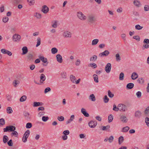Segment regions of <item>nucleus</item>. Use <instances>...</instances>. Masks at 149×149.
Masks as SVG:
<instances>
[{"label": "nucleus", "instance_id": "f257e3e1", "mask_svg": "<svg viewBox=\"0 0 149 149\" xmlns=\"http://www.w3.org/2000/svg\"><path fill=\"white\" fill-rule=\"evenodd\" d=\"M16 130V127L15 126L13 125H9L7 126L5 128L3 129V132H11L14 131Z\"/></svg>", "mask_w": 149, "mask_h": 149}, {"label": "nucleus", "instance_id": "f03ea898", "mask_svg": "<svg viewBox=\"0 0 149 149\" xmlns=\"http://www.w3.org/2000/svg\"><path fill=\"white\" fill-rule=\"evenodd\" d=\"M88 21L91 24L94 23L96 21L95 16L92 15H89L87 17Z\"/></svg>", "mask_w": 149, "mask_h": 149}, {"label": "nucleus", "instance_id": "7ed1b4c3", "mask_svg": "<svg viewBox=\"0 0 149 149\" xmlns=\"http://www.w3.org/2000/svg\"><path fill=\"white\" fill-rule=\"evenodd\" d=\"M118 107L119 110L121 111H125L127 109L126 106L123 104H119Z\"/></svg>", "mask_w": 149, "mask_h": 149}, {"label": "nucleus", "instance_id": "20e7f679", "mask_svg": "<svg viewBox=\"0 0 149 149\" xmlns=\"http://www.w3.org/2000/svg\"><path fill=\"white\" fill-rule=\"evenodd\" d=\"M21 36L18 34H14L13 36V40L15 42H18L21 39Z\"/></svg>", "mask_w": 149, "mask_h": 149}, {"label": "nucleus", "instance_id": "39448f33", "mask_svg": "<svg viewBox=\"0 0 149 149\" xmlns=\"http://www.w3.org/2000/svg\"><path fill=\"white\" fill-rule=\"evenodd\" d=\"M77 16L79 19L82 20H85L86 19V16L84 15L81 12H77Z\"/></svg>", "mask_w": 149, "mask_h": 149}, {"label": "nucleus", "instance_id": "423d86ee", "mask_svg": "<svg viewBox=\"0 0 149 149\" xmlns=\"http://www.w3.org/2000/svg\"><path fill=\"white\" fill-rule=\"evenodd\" d=\"M97 124V122L96 121H91L88 123L89 126L91 128H95Z\"/></svg>", "mask_w": 149, "mask_h": 149}, {"label": "nucleus", "instance_id": "0eeeda50", "mask_svg": "<svg viewBox=\"0 0 149 149\" xmlns=\"http://www.w3.org/2000/svg\"><path fill=\"white\" fill-rule=\"evenodd\" d=\"M109 52L107 50H105L104 52L99 54V56L101 57H103L104 56H107L109 54Z\"/></svg>", "mask_w": 149, "mask_h": 149}, {"label": "nucleus", "instance_id": "6e6552de", "mask_svg": "<svg viewBox=\"0 0 149 149\" xmlns=\"http://www.w3.org/2000/svg\"><path fill=\"white\" fill-rule=\"evenodd\" d=\"M38 57L42 61V62L45 63H47L46 64H43V65L46 66L48 63V62H47V59L46 58H45L43 56H41L40 55Z\"/></svg>", "mask_w": 149, "mask_h": 149}, {"label": "nucleus", "instance_id": "1a4fd4ad", "mask_svg": "<svg viewBox=\"0 0 149 149\" xmlns=\"http://www.w3.org/2000/svg\"><path fill=\"white\" fill-rule=\"evenodd\" d=\"M111 64L110 63H108L106 65L105 68V70L106 72L107 73H109L111 70Z\"/></svg>", "mask_w": 149, "mask_h": 149}, {"label": "nucleus", "instance_id": "9d476101", "mask_svg": "<svg viewBox=\"0 0 149 149\" xmlns=\"http://www.w3.org/2000/svg\"><path fill=\"white\" fill-rule=\"evenodd\" d=\"M1 52L3 54H7L9 56H11L12 55V53L10 52L5 49H1Z\"/></svg>", "mask_w": 149, "mask_h": 149}, {"label": "nucleus", "instance_id": "9b49d317", "mask_svg": "<svg viewBox=\"0 0 149 149\" xmlns=\"http://www.w3.org/2000/svg\"><path fill=\"white\" fill-rule=\"evenodd\" d=\"M49 8L47 6L44 5L42 6L41 11L45 14L47 13L49 11Z\"/></svg>", "mask_w": 149, "mask_h": 149}, {"label": "nucleus", "instance_id": "f8f14e48", "mask_svg": "<svg viewBox=\"0 0 149 149\" xmlns=\"http://www.w3.org/2000/svg\"><path fill=\"white\" fill-rule=\"evenodd\" d=\"M63 35L64 37L70 38L71 37V33L69 31H66L63 33Z\"/></svg>", "mask_w": 149, "mask_h": 149}, {"label": "nucleus", "instance_id": "ddd939ff", "mask_svg": "<svg viewBox=\"0 0 149 149\" xmlns=\"http://www.w3.org/2000/svg\"><path fill=\"white\" fill-rule=\"evenodd\" d=\"M120 121L123 123H127L128 120L127 118L124 115L120 116Z\"/></svg>", "mask_w": 149, "mask_h": 149}, {"label": "nucleus", "instance_id": "4468645a", "mask_svg": "<svg viewBox=\"0 0 149 149\" xmlns=\"http://www.w3.org/2000/svg\"><path fill=\"white\" fill-rule=\"evenodd\" d=\"M27 57L28 60L32 61L34 59L33 55L31 54H28L27 55Z\"/></svg>", "mask_w": 149, "mask_h": 149}, {"label": "nucleus", "instance_id": "2eb2a0df", "mask_svg": "<svg viewBox=\"0 0 149 149\" xmlns=\"http://www.w3.org/2000/svg\"><path fill=\"white\" fill-rule=\"evenodd\" d=\"M57 60L59 63H61L63 62V59L62 56L60 54H58L56 56Z\"/></svg>", "mask_w": 149, "mask_h": 149}, {"label": "nucleus", "instance_id": "dca6fc26", "mask_svg": "<svg viewBox=\"0 0 149 149\" xmlns=\"http://www.w3.org/2000/svg\"><path fill=\"white\" fill-rule=\"evenodd\" d=\"M134 5L137 7H139L141 6V4L140 2L137 0H134L133 1Z\"/></svg>", "mask_w": 149, "mask_h": 149}, {"label": "nucleus", "instance_id": "f3484780", "mask_svg": "<svg viewBox=\"0 0 149 149\" xmlns=\"http://www.w3.org/2000/svg\"><path fill=\"white\" fill-rule=\"evenodd\" d=\"M40 82L42 83L45 81L46 79L45 76L43 74H42L40 76Z\"/></svg>", "mask_w": 149, "mask_h": 149}, {"label": "nucleus", "instance_id": "a211bd4d", "mask_svg": "<svg viewBox=\"0 0 149 149\" xmlns=\"http://www.w3.org/2000/svg\"><path fill=\"white\" fill-rule=\"evenodd\" d=\"M142 113L140 111H136L135 113V116L137 118H139L141 116Z\"/></svg>", "mask_w": 149, "mask_h": 149}, {"label": "nucleus", "instance_id": "6ab92c4d", "mask_svg": "<svg viewBox=\"0 0 149 149\" xmlns=\"http://www.w3.org/2000/svg\"><path fill=\"white\" fill-rule=\"evenodd\" d=\"M81 112L86 117H88L89 116L88 113L86 111L85 109L83 108L81 109Z\"/></svg>", "mask_w": 149, "mask_h": 149}, {"label": "nucleus", "instance_id": "aec40b11", "mask_svg": "<svg viewBox=\"0 0 149 149\" xmlns=\"http://www.w3.org/2000/svg\"><path fill=\"white\" fill-rule=\"evenodd\" d=\"M138 77V75L136 72H133L132 75L131 77L133 80H135L137 79Z\"/></svg>", "mask_w": 149, "mask_h": 149}, {"label": "nucleus", "instance_id": "412c9836", "mask_svg": "<svg viewBox=\"0 0 149 149\" xmlns=\"http://www.w3.org/2000/svg\"><path fill=\"white\" fill-rule=\"evenodd\" d=\"M22 55H24L26 54L28 52V48L26 46L22 48Z\"/></svg>", "mask_w": 149, "mask_h": 149}, {"label": "nucleus", "instance_id": "4be33fe9", "mask_svg": "<svg viewBox=\"0 0 149 149\" xmlns=\"http://www.w3.org/2000/svg\"><path fill=\"white\" fill-rule=\"evenodd\" d=\"M134 84L132 83H129L126 86V88L127 89H131L134 86Z\"/></svg>", "mask_w": 149, "mask_h": 149}, {"label": "nucleus", "instance_id": "5701e85b", "mask_svg": "<svg viewBox=\"0 0 149 149\" xmlns=\"http://www.w3.org/2000/svg\"><path fill=\"white\" fill-rule=\"evenodd\" d=\"M43 104V103L42 102H34L33 103V107H36L40 106L42 105Z\"/></svg>", "mask_w": 149, "mask_h": 149}, {"label": "nucleus", "instance_id": "b1692460", "mask_svg": "<svg viewBox=\"0 0 149 149\" xmlns=\"http://www.w3.org/2000/svg\"><path fill=\"white\" fill-rule=\"evenodd\" d=\"M89 99L93 102L95 101L96 100L95 97L93 94H91L90 95Z\"/></svg>", "mask_w": 149, "mask_h": 149}, {"label": "nucleus", "instance_id": "393cba45", "mask_svg": "<svg viewBox=\"0 0 149 149\" xmlns=\"http://www.w3.org/2000/svg\"><path fill=\"white\" fill-rule=\"evenodd\" d=\"M9 139L8 137L6 135L3 136V141L4 143H6L8 141Z\"/></svg>", "mask_w": 149, "mask_h": 149}, {"label": "nucleus", "instance_id": "a878e982", "mask_svg": "<svg viewBox=\"0 0 149 149\" xmlns=\"http://www.w3.org/2000/svg\"><path fill=\"white\" fill-rule=\"evenodd\" d=\"M97 56L96 55H94L93 56L90 58V61H96L97 59Z\"/></svg>", "mask_w": 149, "mask_h": 149}, {"label": "nucleus", "instance_id": "bb28decb", "mask_svg": "<svg viewBox=\"0 0 149 149\" xmlns=\"http://www.w3.org/2000/svg\"><path fill=\"white\" fill-rule=\"evenodd\" d=\"M144 113L146 116H148L149 114V106L147 107L145 109Z\"/></svg>", "mask_w": 149, "mask_h": 149}, {"label": "nucleus", "instance_id": "cd10ccee", "mask_svg": "<svg viewBox=\"0 0 149 149\" xmlns=\"http://www.w3.org/2000/svg\"><path fill=\"white\" fill-rule=\"evenodd\" d=\"M137 81L139 83L142 84L144 82V79L142 78H139L137 80Z\"/></svg>", "mask_w": 149, "mask_h": 149}, {"label": "nucleus", "instance_id": "c85d7f7f", "mask_svg": "<svg viewBox=\"0 0 149 149\" xmlns=\"http://www.w3.org/2000/svg\"><path fill=\"white\" fill-rule=\"evenodd\" d=\"M93 76L94 81L96 83L98 82L99 81L98 75L97 74H94L93 75Z\"/></svg>", "mask_w": 149, "mask_h": 149}, {"label": "nucleus", "instance_id": "c756f323", "mask_svg": "<svg viewBox=\"0 0 149 149\" xmlns=\"http://www.w3.org/2000/svg\"><path fill=\"white\" fill-rule=\"evenodd\" d=\"M99 42V40L98 39H95L93 40L92 42V45H95L97 44Z\"/></svg>", "mask_w": 149, "mask_h": 149}, {"label": "nucleus", "instance_id": "7c9ffc66", "mask_svg": "<svg viewBox=\"0 0 149 149\" xmlns=\"http://www.w3.org/2000/svg\"><path fill=\"white\" fill-rule=\"evenodd\" d=\"M52 23H53L52 26L54 28H56L57 27V23L56 21H53L52 22Z\"/></svg>", "mask_w": 149, "mask_h": 149}, {"label": "nucleus", "instance_id": "2f4dec72", "mask_svg": "<svg viewBox=\"0 0 149 149\" xmlns=\"http://www.w3.org/2000/svg\"><path fill=\"white\" fill-rule=\"evenodd\" d=\"M113 119V116L112 114H110L108 116V121L109 123L111 122Z\"/></svg>", "mask_w": 149, "mask_h": 149}, {"label": "nucleus", "instance_id": "473e14b6", "mask_svg": "<svg viewBox=\"0 0 149 149\" xmlns=\"http://www.w3.org/2000/svg\"><path fill=\"white\" fill-rule=\"evenodd\" d=\"M5 124V121L3 118L0 119V126H2Z\"/></svg>", "mask_w": 149, "mask_h": 149}, {"label": "nucleus", "instance_id": "72a5a7b5", "mask_svg": "<svg viewBox=\"0 0 149 149\" xmlns=\"http://www.w3.org/2000/svg\"><path fill=\"white\" fill-rule=\"evenodd\" d=\"M27 97L26 95L22 96L20 99L19 100L21 102H23L25 101Z\"/></svg>", "mask_w": 149, "mask_h": 149}, {"label": "nucleus", "instance_id": "f704fd0d", "mask_svg": "<svg viewBox=\"0 0 149 149\" xmlns=\"http://www.w3.org/2000/svg\"><path fill=\"white\" fill-rule=\"evenodd\" d=\"M70 79L71 81L73 83H75L76 79V78L73 75H71L70 76Z\"/></svg>", "mask_w": 149, "mask_h": 149}, {"label": "nucleus", "instance_id": "c9c22d12", "mask_svg": "<svg viewBox=\"0 0 149 149\" xmlns=\"http://www.w3.org/2000/svg\"><path fill=\"white\" fill-rule=\"evenodd\" d=\"M7 112L8 113H11L13 112V110L10 107H8L6 109Z\"/></svg>", "mask_w": 149, "mask_h": 149}, {"label": "nucleus", "instance_id": "e433bc0d", "mask_svg": "<svg viewBox=\"0 0 149 149\" xmlns=\"http://www.w3.org/2000/svg\"><path fill=\"white\" fill-rule=\"evenodd\" d=\"M124 140L123 137L122 136H120L118 138V143L119 144H120Z\"/></svg>", "mask_w": 149, "mask_h": 149}, {"label": "nucleus", "instance_id": "4c0bfd02", "mask_svg": "<svg viewBox=\"0 0 149 149\" xmlns=\"http://www.w3.org/2000/svg\"><path fill=\"white\" fill-rule=\"evenodd\" d=\"M130 127L128 126L124 127L123 128L122 132H127L129 130Z\"/></svg>", "mask_w": 149, "mask_h": 149}, {"label": "nucleus", "instance_id": "58836bf2", "mask_svg": "<svg viewBox=\"0 0 149 149\" xmlns=\"http://www.w3.org/2000/svg\"><path fill=\"white\" fill-rule=\"evenodd\" d=\"M51 52L52 54H54L57 52L58 49L55 47H54L52 48Z\"/></svg>", "mask_w": 149, "mask_h": 149}, {"label": "nucleus", "instance_id": "ea45409f", "mask_svg": "<svg viewBox=\"0 0 149 149\" xmlns=\"http://www.w3.org/2000/svg\"><path fill=\"white\" fill-rule=\"evenodd\" d=\"M13 132L11 133V134L12 136H14L15 137H17L18 136V133L15 130L12 131Z\"/></svg>", "mask_w": 149, "mask_h": 149}, {"label": "nucleus", "instance_id": "a19ab883", "mask_svg": "<svg viewBox=\"0 0 149 149\" xmlns=\"http://www.w3.org/2000/svg\"><path fill=\"white\" fill-rule=\"evenodd\" d=\"M104 101L105 103H107L109 100V98L107 97V95H105L104 96Z\"/></svg>", "mask_w": 149, "mask_h": 149}, {"label": "nucleus", "instance_id": "79ce46f5", "mask_svg": "<svg viewBox=\"0 0 149 149\" xmlns=\"http://www.w3.org/2000/svg\"><path fill=\"white\" fill-rule=\"evenodd\" d=\"M29 5L31 6L33 5L35 3L34 0H27Z\"/></svg>", "mask_w": 149, "mask_h": 149}, {"label": "nucleus", "instance_id": "37998d69", "mask_svg": "<svg viewBox=\"0 0 149 149\" xmlns=\"http://www.w3.org/2000/svg\"><path fill=\"white\" fill-rule=\"evenodd\" d=\"M124 74L123 72H121L119 75V79L120 80H123L124 79Z\"/></svg>", "mask_w": 149, "mask_h": 149}, {"label": "nucleus", "instance_id": "c03bdc74", "mask_svg": "<svg viewBox=\"0 0 149 149\" xmlns=\"http://www.w3.org/2000/svg\"><path fill=\"white\" fill-rule=\"evenodd\" d=\"M108 95L110 98H112L114 96V94H113L110 90L108 91Z\"/></svg>", "mask_w": 149, "mask_h": 149}, {"label": "nucleus", "instance_id": "a18cd8bd", "mask_svg": "<svg viewBox=\"0 0 149 149\" xmlns=\"http://www.w3.org/2000/svg\"><path fill=\"white\" fill-rule=\"evenodd\" d=\"M32 127V124L31 123H28L26 125V127L27 129H29L31 128Z\"/></svg>", "mask_w": 149, "mask_h": 149}, {"label": "nucleus", "instance_id": "49530a36", "mask_svg": "<svg viewBox=\"0 0 149 149\" xmlns=\"http://www.w3.org/2000/svg\"><path fill=\"white\" fill-rule=\"evenodd\" d=\"M30 130H27L25 132L24 134L23 135L27 136V137L29 136L30 134Z\"/></svg>", "mask_w": 149, "mask_h": 149}, {"label": "nucleus", "instance_id": "de8ad7c7", "mask_svg": "<svg viewBox=\"0 0 149 149\" xmlns=\"http://www.w3.org/2000/svg\"><path fill=\"white\" fill-rule=\"evenodd\" d=\"M135 28L136 30H140L143 28V27L137 24L135 26Z\"/></svg>", "mask_w": 149, "mask_h": 149}, {"label": "nucleus", "instance_id": "09e8293b", "mask_svg": "<svg viewBox=\"0 0 149 149\" xmlns=\"http://www.w3.org/2000/svg\"><path fill=\"white\" fill-rule=\"evenodd\" d=\"M37 44L36 45V47H38L39 46L40 44L41 39L40 38H38L37 39Z\"/></svg>", "mask_w": 149, "mask_h": 149}, {"label": "nucleus", "instance_id": "8fccbe9b", "mask_svg": "<svg viewBox=\"0 0 149 149\" xmlns=\"http://www.w3.org/2000/svg\"><path fill=\"white\" fill-rule=\"evenodd\" d=\"M66 73L65 72H63L61 73V76L63 78L65 79L66 77Z\"/></svg>", "mask_w": 149, "mask_h": 149}, {"label": "nucleus", "instance_id": "3c124183", "mask_svg": "<svg viewBox=\"0 0 149 149\" xmlns=\"http://www.w3.org/2000/svg\"><path fill=\"white\" fill-rule=\"evenodd\" d=\"M49 119L48 116H43L42 118V120L44 122L47 121Z\"/></svg>", "mask_w": 149, "mask_h": 149}, {"label": "nucleus", "instance_id": "603ef678", "mask_svg": "<svg viewBox=\"0 0 149 149\" xmlns=\"http://www.w3.org/2000/svg\"><path fill=\"white\" fill-rule=\"evenodd\" d=\"M19 81L16 80H14L13 82V85L15 87H16L17 85L19 84Z\"/></svg>", "mask_w": 149, "mask_h": 149}, {"label": "nucleus", "instance_id": "864d4df0", "mask_svg": "<svg viewBox=\"0 0 149 149\" xmlns=\"http://www.w3.org/2000/svg\"><path fill=\"white\" fill-rule=\"evenodd\" d=\"M35 16L38 19H40L41 18V14L37 13H36L35 14Z\"/></svg>", "mask_w": 149, "mask_h": 149}, {"label": "nucleus", "instance_id": "5fc2aeb1", "mask_svg": "<svg viewBox=\"0 0 149 149\" xmlns=\"http://www.w3.org/2000/svg\"><path fill=\"white\" fill-rule=\"evenodd\" d=\"M28 137L23 135L22 138V140L23 142L25 143L27 141V139Z\"/></svg>", "mask_w": 149, "mask_h": 149}, {"label": "nucleus", "instance_id": "6e6d98bb", "mask_svg": "<svg viewBox=\"0 0 149 149\" xmlns=\"http://www.w3.org/2000/svg\"><path fill=\"white\" fill-rule=\"evenodd\" d=\"M144 10L145 11H149V6L148 5H145L144 6Z\"/></svg>", "mask_w": 149, "mask_h": 149}, {"label": "nucleus", "instance_id": "4d7b16f0", "mask_svg": "<svg viewBox=\"0 0 149 149\" xmlns=\"http://www.w3.org/2000/svg\"><path fill=\"white\" fill-rule=\"evenodd\" d=\"M145 122L148 126H149V118L146 117L145 119Z\"/></svg>", "mask_w": 149, "mask_h": 149}, {"label": "nucleus", "instance_id": "13d9d810", "mask_svg": "<svg viewBox=\"0 0 149 149\" xmlns=\"http://www.w3.org/2000/svg\"><path fill=\"white\" fill-rule=\"evenodd\" d=\"M116 60L118 61L120 60V57L119 54H117L116 55Z\"/></svg>", "mask_w": 149, "mask_h": 149}, {"label": "nucleus", "instance_id": "bf43d9fd", "mask_svg": "<svg viewBox=\"0 0 149 149\" xmlns=\"http://www.w3.org/2000/svg\"><path fill=\"white\" fill-rule=\"evenodd\" d=\"M110 127V125H107L106 126H102V130H106L107 129H109Z\"/></svg>", "mask_w": 149, "mask_h": 149}, {"label": "nucleus", "instance_id": "052dcab7", "mask_svg": "<svg viewBox=\"0 0 149 149\" xmlns=\"http://www.w3.org/2000/svg\"><path fill=\"white\" fill-rule=\"evenodd\" d=\"M7 143L8 145L10 146H13V143L12 139H10L8 142Z\"/></svg>", "mask_w": 149, "mask_h": 149}, {"label": "nucleus", "instance_id": "680f3d73", "mask_svg": "<svg viewBox=\"0 0 149 149\" xmlns=\"http://www.w3.org/2000/svg\"><path fill=\"white\" fill-rule=\"evenodd\" d=\"M136 95L138 98H140L141 96V93L140 91H138L136 93Z\"/></svg>", "mask_w": 149, "mask_h": 149}, {"label": "nucleus", "instance_id": "e2e57ef3", "mask_svg": "<svg viewBox=\"0 0 149 149\" xmlns=\"http://www.w3.org/2000/svg\"><path fill=\"white\" fill-rule=\"evenodd\" d=\"M133 38L136 39L138 41H139L140 39V37L138 36H133Z\"/></svg>", "mask_w": 149, "mask_h": 149}, {"label": "nucleus", "instance_id": "0e129e2a", "mask_svg": "<svg viewBox=\"0 0 149 149\" xmlns=\"http://www.w3.org/2000/svg\"><path fill=\"white\" fill-rule=\"evenodd\" d=\"M57 119L59 121H62L64 120V118L63 116H58Z\"/></svg>", "mask_w": 149, "mask_h": 149}, {"label": "nucleus", "instance_id": "69168bd1", "mask_svg": "<svg viewBox=\"0 0 149 149\" xmlns=\"http://www.w3.org/2000/svg\"><path fill=\"white\" fill-rule=\"evenodd\" d=\"M9 19V18L7 17H4L2 19L3 21V22L6 23L7 22Z\"/></svg>", "mask_w": 149, "mask_h": 149}, {"label": "nucleus", "instance_id": "338daca9", "mask_svg": "<svg viewBox=\"0 0 149 149\" xmlns=\"http://www.w3.org/2000/svg\"><path fill=\"white\" fill-rule=\"evenodd\" d=\"M51 89L50 87H47L45 89L44 91V93H46L50 91H51Z\"/></svg>", "mask_w": 149, "mask_h": 149}, {"label": "nucleus", "instance_id": "774afa93", "mask_svg": "<svg viewBox=\"0 0 149 149\" xmlns=\"http://www.w3.org/2000/svg\"><path fill=\"white\" fill-rule=\"evenodd\" d=\"M63 133L64 134L67 135L69 134L70 132L68 130H65L63 132Z\"/></svg>", "mask_w": 149, "mask_h": 149}]
</instances>
